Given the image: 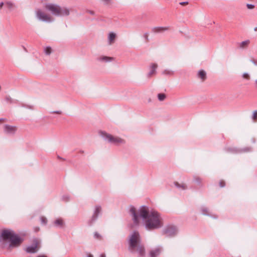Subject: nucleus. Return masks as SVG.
I'll use <instances>...</instances> for the list:
<instances>
[{"label": "nucleus", "instance_id": "obj_1", "mask_svg": "<svg viewBox=\"0 0 257 257\" xmlns=\"http://www.w3.org/2000/svg\"><path fill=\"white\" fill-rule=\"evenodd\" d=\"M129 213L132 216L134 223L136 225L139 223V217L142 218L145 228L147 230H153L163 226L160 214L154 209L150 210L149 207L147 206L143 205L140 208L139 215L135 207L131 206Z\"/></svg>", "mask_w": 257, "mask_h": 257}, {"label": "nucleus", "instance_id": "obj_2", "mask_svg": "<svg viewBox=\"0 0 257 257\" xmlns=\"http://www.w3.org/2000/svg\"><path fill=\"white\" fill-rule=\"evenodd\" d=\"M1 236L4 241H9L7 249L11 250L20 246L24 242V238L16 233L14 231L9 229H5L1 231Z\"/></svg>", "mask_w": 257, "mask_h": 257}, {"label": "nucleus", "instance_id": "obj_3", "mask_svg": "<svg viewBox=\"0 0 257 257\" xmlns=\"http://www.w3.org/2000/svg\"><path fill=\"white\" fill-rule=\"evenodd\" d=\"M128 250L134 253L136 251L140 256H144L145 254V249L143 244L141 243V237L139 233L134 231L129 236Z\"/></svg>", "mask_w": 257, "mask_h": 257}, {"label": "nucleus", "instance_id": "obj_4", "mask_svg": "<svg viewBox=\"0 0 257 257\" xmlns=\"http://www.w3.org/2000/svg\"><path fill=\"white\" fill-rule=\"evenodd\" d=\"M45 9L50 12L52 15L57 17L67 16L70 14L69 10L65 7L52 3H47L45 5Z\"/></svg>", "mask_w": 257, "mask_h": 257}, {"label": "nucleus", "instance_id": "obj_5", "mask_svg": "<svg viewBox=\"0 0 257 257\" xmlns=\"http://www.w3.org/2000/svg\"><path fill=\"white\" fill-rule=\"evenodd\" d=\"M99 134L105 141H107L109 143L115 145H118L119 144H123L124 143L123 140L118 137H114L104 131H99Z\"/></svg>", "mask_w": 257, "mask_h": 257}, {"label": "nucleus", "instance_id": "obj_6", "mask_svg": "<svg viewBox=\"0 0 257 257\" xmlns=\"http://www.w3.org/2000/svg\"><path fill=\"white\" fill-rule=\"evenodd\" d=\"M178 231V228L175 225L169 224L164 228L162 233L167 237H172L177 234Z\"/></svg>", "mask_w": 257, "mask_h": 257}, {"label": "nucleus", "instance_id": "obj_7", "mask_svg": "<svg viewBox=\"0 0 257 257\" xmlns=\"http://www.w3.org/2000/svg\"><path fill=\"white\" fill-rule=\"evenodd\" d=\"M36 17L40 21L46 23H51L54 20L51 16L45 14L40 9L36 11Z\"/></svg>", "mask_w": 257, "mask_h": 257}, {"label": "nucleus", "instance_id": "obj_8", "mask_svg": "<svg viewBox=\"0 0 257 257\" xmlns=\"http://www.w3.org/2000/svg\"><path fill=\"white\" fill-rule=\"evenodd\" d=\"M101 212V207L100 205H96L95 207L93 215L90 220L88 221L89 226H91L97 219L98 215Z\"/></svg>", "mask_w": 257, "mask_h": 257}, {"label": "nucleus", "instance_id": "obj_9", "mask_svg": "<svg viewBox=\"0 0 257 257\" xmlns=\"http://www.w3.org/2000/svg\"><path fill=\"white\" fill-rule=\"evenodd\" d=\"M38 244V242L37 239H34L33 241V244L28 246L25 250L26 252L29 253H34L37 252V248Z\"/></svg>", "mask_w": 257, "mask_h": 257}, {"label": "nucleus", "instance_id": "obj_10", "mask_svg": "<svg viewBox=\"0 0 257 257\" xmlns=\"http://www.w3.org/2000/svg\"><path fill=\"white\" fill-rule=\"evenodd\" d=\"M17 130L16 127L15 126L5 124L4 125V132L8 134L13 135Z\"/></svg>", "mask_w": 257, "mask_h": 257}, {"label": "nucleus", "instance_id": "obj_11", "mask_svg": "<svg viewBox=\"0 0 257 257\" xmlns=\"http://www.w3.org/2000/svg\"><path fill=\"white\" fill-rule=\"evenodd\" d=\"M53 224L55 227H59V228H63L65 225V222L63 221V220L61 218H59L56 219L54 222Z\"/></svg>", "mask_w": 257, "mask_h": 257}, {"label": "nucleus", "instance_id": "obj_12", "mask_svg": "<svg viewBox=\"0 0 257 257\" xmlns=\"http://www.w3.org/2000/svg\"><path fill=\"white\" fill-rule=\"evenodd\" d=\"M168 27H157L153 28L152 29V31L154 33H162L164 31L168 30Z\"/></svg>", "mask_w": 257, "mask_h": 257}, {"label": "nucleus", "instance_id": "obj_13", "mask_svg": "<svg viewBox=\"0 0 257 257\" xmlns=\"http://www.w3.org/2000/svg\"><path fill=\"white\" fill-rule=\"evenodd\" d=\"M197 76L204 81L206 79V73L204 70H200L198 72Z\"/></svg>", "mask_w": 257, "mask_h": 257}, {"label": "nucleus", "instance_id": "obj_14", "mask_svg": "<svg viewBox=\"0 0 257 257\" xmlns=\"http://www.w3.org/2000/svg\"><path fill=\"white\" fill-rule=\"evenodd\" d=\"M161 252V249L159 247L152 250L150 252V257H157Z\"/></svg>", "mask_w": 257, "mask_h": 257}, {"label": "nucleus", "instance_id": "obj_15", "mask_svg": "<svg viewBox=\"0 0 257 257\" xmlns=\"http://www.w3.org/2000/svg\"><path fill=\"white\" fill-rule=\"evenodd\" d=\"M115 38H116V34L112 32H110L108 34V44L109 45L112 44L114 42Z\"/></svg>", "mask_w": 257, "mask_h": 257}, {"label": "nucleus", "instance_id": "obj_16", "mask_svg": "<svg viewBox=\"0 0 257 257\" xmlns=\"http://www.w3.org/2000/svg\"><path fill=\"white\" fill-rule=\"evenodd\" d=\"M157 67L158 65L156 63H153L151 64L150 66V71L149 72L148 74V77H151L153 74L156 73Z\"/></svg>", "mask_w": 257, "mask_h": 257}, {"label": "nucleus", "instance_id": "obj_17", "mask_svg": "<svg viewBox=\"0 0 257 257\" xmlns=\"http://www.w3.org/2000/svg\"><path fill=\"white\" fill-rule=\"evenodd\" d=\"M249 43L250 41L249 40L242 41L239 44V48L242 49H245L248 47Z\"/></svg>", "mask_w": 257, "mask_h": 257}, {"label": "nucleus", "instance_id": "obj_18", "mask_svg": "<svg viewBox=\"0 0 257 257\" xmlns=\"http://www.w3.org/2000/svg\"><path fill=\"white\" fill-rule=\"evenodd\" d=\"M113 58L112 57H107V56H102L97 58V60L99 61L103 62H109L111 61Z\"/></svg>", "mask_w": 257, "mask_h": 257}, {"label": "nucleus", "instance_id": "obj_19", "mask_svg": "<svg viewBox=\"0 0 257 257\" xmlns=\"http://www.w3.org/2000/svg\"><path fill=\"white\" fill-rule=\"evenodd\" d=\"M201 211L202 214L204 215L210 216V214L209 213L208 208L205 206L201 207Z\"/></svg>", "mask_w": 257, "mask_h": 257}, {"label": "nucleus", "instance_id": "obj_20", "mask_svg": "<svg viewBox=\"0 0 257 257\" xmlns=\"http://www.w3.org/2000/svg\"><path fill=\"white\" fill-rule=\"evenodd\" d=\"M157 96L159 100L160 101L164 100L166 98V95L164 93H159Z\"/></svg>", "mask_w": 257, "mask_h": 257}, {"label": "nucleus", "instance_id": "obj_21", "mask_svg": "<svg viewBox=\"0 0 257 257\" xmlns=\"http://www.w3.org/2000/svg\"><path fill=\"white\" fill-rule=\"evenodd\" d=\"M5 99L7 101L11 103L18 102V100H13L10 96H6Z\"/></svg>", "mask_w": 257, "mask_h": 257}, {"label": "nucleus", "instance_id": "obj_22", "mask_svg": "<svg viewBox=\"0 0 257 257\" xmlns=\"http://www.w3.org/2000/svg\"><path fill=\"white\" fill-rule=\"evenodd\" d=\"M162 73L164 75H173L174 74V71L166 69L163 71Z\"/></svg>", "mask_w": 257, "mask_h": 257}, {"label": "nucleus", "instance_id": "obj_23", "mask_svg": "<svg viewBox=\"0 0 257 257\" xmlns=\"http://www.w3.org/2000/svg\"><path fill=\"white\" fill-rule=\"evenodd\" d=\"M174 184H175V186L176 187H177L178 188L182 189L183 190H185L186 189V187L184 184L181 185V184H179L178 182H175Z\"/></svg>", "mask_w": 257, "mask_h": 257}, {"label": "nucleus", "instance_id": "obj_24", "mask_svg": "<svg viewBox=\"0 0 257 257\" xmlns=\"http://www.w3.org/2000/svg\"><path fill=\"white\" fill-rule=\"evenodd\" d=\"M20 105L21 107H25L28 109H34V106H33V105H32L26 104H24V103H21Z\"/></svg>", "mask_w": 257, "mask_h": 257}, {"label": "nucleus", "instance_id": "obj_25", "mask_svg": "<svg viewBox=\"0 0 257 257\" xmlns=\"http://www.w3.org/2000/svg\"><path fill=\"white\" fill-rule=\"evenodd\" d=\"M194 181L198 185H200L202 182V179L198 176H194Z\"/></svg>", "mask_w": 257, "mask_h": 257}, {"label": "nucleus", "instance_id": "obj_26", "mask_svg": "<svg viewBox=\"0 0 257 257\" xmlns=\"http://www.w3.org/2000/svg\"><path fill=\"white\" fill-rule=\"evenodd\" d=\"M225 151L227 152H231V153H237V151L235 148H227L225 149Z\"/></svg>", "mask_w": 257, "mask_h": 257}, {"label": "nucleus", "instance_id": "obj_27", "mask_svg": "<svg viewBox=\"0 0 257 257\" xmlns=\"http://www.w3.org/2000/svg\"><path fill=\"white\" fill-rule=\"evenodd\" d=\"M44 52L46 54L50 55L51 53V48L50 47H47L45 48Z\"/></svg>", "mask_w": 257, "mask_h": 257}, {"label": "nucleus", "instance_id": "obj_28", "mask_svg": "<svg viewBox=\"0 0 257 257\" xmlns=\"http://www.w3.org/2000/svg\"><path fill=\"white\" fill-rule=\"evenodd\" d=\"M251 118L254 121H257V110L253 112Z\"/></svg>", "mask_w": 257, "mask_h": 257}, {"label": "nucleus", "instance_id": "obj_29", "mask_svg": "<svg viewBox=\"0 0 257 257\" xmlns=\"http://www.w3.org/2000/svg\"><path fill=\"white\" fill-rule=\"evenodd\" d=\"M40 220H41V223L43 224L46 225L47 223V218L44 216H41L40 217Z\"/></svg>", "mask_w": 257, "mask_h": 257}, {"label": "nucleus", "instance_id": "obj_30", "mask_svg": "<svg viewBox=\"0 0 257 257\" xmlns=\"http://www.w3.org/2000/svg\"><path fill=\"white\" fill-rule=\"evenodd\" d=\"M69 196L68 195H63L62 197V199L63 201H64L65 202H67V201H68L69 200Z\"/></svg>", "mask_w": 257, "mask_h": 257}, {"label": "nucleus", "instance_id": "obj_31", "mask_svg": "<svg viewBox=\"0 0 257 257\" xmlns=\"http://www.w3.org/2000/svg\"><path fill=\"white\" fill-rule=\"evenodd\" d=\"M6 6L7 7L8 9H12L13 8V5L11 2H7L5 4Z\"/></svg>", "mask_w": 257, "mask_h": 257}, {"label": "nucleus", "instance_id": "obj_32", "mask_svg": "<svg viewBox=\"0 0 257 257\" xmlns=\"http://www.w3.org/2000/svg\"><path fill=\"white\" fill-rule=\"evenodd\" d=\"M225 183L224 181L221 180L219 182V186L221 188L225 187Z\"/></svg>", "mask_w": 257, "mask_h": 257}, {"label": "nucleus", "instance_id": "obj_33", "mask_svg": "<svg viewBox=\"0 0 257 257\" xmlns=\"http://www.w3.org/2000/svg\"><path fill=\"white\" fill-rule=\"evenodd\" d=\"M251 148L250 147H246V148H243L241 151L246 152H249V151H251Z\"/></svg>", "mask_w": 257, "mask_h": 257}, {"label": "nucleus", "instance_id": "obj_34", "mask_svg": "<svg viewBox=\"0 0 257 257\" xmlns=\"http://www.w3.org/2000/svg\"><path fill=\"white\" fill-rule=\"evenodd\" d=\"M246 7L247 8V9H252L254 8V5H252V4H247L246 5Z\"/></svg>", "mask_w": 257, "mask_h": 257}, {"label": "nucleus", "instance_id": "obj_35", "mask_svg": "<svg viewBox=\"0 0 257 257\" xmlns=\"http://www.w3.org/2000/svg\"><path fill=\"white\" fill-rule=\"evenodd\" d=\"M94 237L96 238H100L101 236L97 232H95L94 234Z\"/></svg>", "mask_w": 257, "mask_h": 257}, {"label": "nucleus", "instance_id": "obj_36", "mask_svg": "<svg viewBox=\"0 0 257 257\" xmlns=\"http://www.w3.org/2000/svg\"><path fill=\"white\" fill-rule=\"evenodd\" d=\"M250 61L255 66H257V60L251 59Z\"/></svg>", "mask_w": 257, "mask_h": 257}, {"label": "nucleus", "instance_id": "obj_37", "mask_svg": "<svg viewBox=\"0 0 257 257\" xmlns=\"http://www.w3.org/2000/svg\"><path fill=\"white\" fill-rule=\"evenodd\" d=\"M87 13H88L89 14H90V15H95V12L93 11H91V10H87L86 11Z\"/></svg>", "mask_w": 257, "mask_h": 257}, {"label": "nucleus", "instance_id": "obj_38", "mask_svg": "<svg viewBox=\"0 0 257 257\" xmlns=\"http://www.w3.org/2000/svg\"><path fill=\"white\" fill-rule=\"evenodd\" d=\"M52 113H57V114H61L62 112L60 110L53 111L51 112Z\"/></svg>", "mask_w": 257, "mask_h": 257}, {"label": "nucleus", "instance_id": "obj_39", "mask_svg": "<svg viewBox=\"0 0 257 257\" xmlns=\"http://www.w3.org/2000/svg\"><path fill=\"white\" fill-rule=\"evenodd\" d=\"M144 38L147 41H148V34L147 33L144 34Z\"/></svg>", "mask_w": 257, "mask_h": 257}, {"label": "nucleus", "instance_id": "obj_40", "mask_svg": "<svg viewBox=\"0 0 257 257\" xmlns=\"http://www.w3.org/2000/svg\"><path fill=\"white\" fill-rule=\"evenodd\" d=\"M243 77H244V78H247V79H248V78H249V75H248L247 73H244V74H243Z\"/></svg>", "mask_w": 257, "mask_h": 257}, {"label": "nucleus", "instance_id": "obj_41", "mask_svg": "<svg viewBox=\"0 0 257 257\" xmlns=\"http://www.w3.org/2000/svg\"><path fill=\"white\" fill-rule=\"evenodd\" d=\"M105 4H108L111 0H102Z\"/></svg>", "mask_w": 257, "mask_h": 257}, {"label": "nucleus", "instance_id": "obj_42", "mask_svg": "<svg viewBox=\"0 0 257 257\" xmlns=\"http://www.w3.org/2000/svg\"><path fill=\"white\" fill-rule=\"evenodd\" d=\"M188 2H183L180 3V4L181 5H185L188 4Z\"/></svg>", "mask_w": 257, "mask_h": 257}, {"label": "nucleus", "instance_id": "obj_43", "mask_svg": "<svg viewBox=\"0 0 257 257\" xmlns=\"http://www.w3.org/2000/svg\"><path fill=\"white\" fill-rule=\"evenodd\" d=\"M100 257H106L105 256V253H101L100 255Z\"/></svg>", "mask_w": 257, "mask_h": 257}, {"label": "nucleus", "instance_id": "obj_44", "mask_svg": "<svg viewBox=\"0 0 257 257\" xmlns=\"http://www.w3.org/2000/svg\"><path fill=\"white\" fill-rule=\"evenodd\" d=\"M57 158L59 159H61V160H65V159L60 157L59 156H57Z\"/></svg>", "mask_w": 257, "mask_h": 257}, {"label": "nucleus", "instance_id": "obj_45", "mask_svg": "<svg viewBox=\"0 0 257 257\" xmlns=\"http://www.w3.org/2000/svg\"><path fill=\"white\" fill-rule=\"evenodd\" d=\"M3 5H4V3L3 2H1L0 3V9L2 8V7H3Z\"/></svg>", "mask_w": 257, "mask_h": 257}, {"label": "nucleus", "instance_id": "obj_46", "mask_svg": "<svg viewBox=\"0 0 257 257\" xmlns=\"http://www.w3.org/2000/svg\"><path fill=\"white\" fill-rule=\"evenodd\" d=\"M37 257H48V256L45 255H40L38 256Z\"/></svg>", "mask_w": 257, "mask_h": 257}, {"label": "nucleus", "instance_id": "obj_47", "mask_svg": "<svg viewBox=\"0 0 257 257\" xmlns=\"http://www.w3.org/2000/svg\"><path fill=\"white\" fill-rule=\"evenodd\" d=\"M254 84L255 85L256 87L257 88V79L255 80Z\"/></svg>", "mask_w": 257, "mask_h": 257}, {"label": "nucleus", "instance_id": "obj_48", "mask_svg": "<svg viewBox=\"0 0 257 257\" xmlns=\"http://www.w3.org/2000/svg\"><path fill=\"white\" fill-rule=\"evenodd\" d=\"M87 257H93V255L91 254H89Z\"/></svg>", "mask_w": 257, "mask_h": 257}, {"label": "nucleus", "instance_id": "obj_49", "mask_svg": "<svg viewBox=\"0 0 257 257\" xmlns=\"http://www.w3.org/2000/svg\"><path fill=\"white\" fill-rule=\"evenodd\" d=\"M254 31H257V27H255V28H254Z\"/></svg>", "mask_w": 257, "mask_h": 257}, {"label": "nucleus", "instance_id": "obj_50", "mask_svg": "<svg viewBox=\"0 0 257 257\" xmlns=\"http://www.w3.org/2000/svg\"><path fill=\"white\" fill-rule=\"evenodd\" d=\"M252 142H253V143H254V142H255V141H254V139H252Z\"/></svg>", "mask_w": 257, "mask_h": 257}, {"label": "nucleus", "instance_id": "obj_51", "mask_svg": "<svg viewBox=\"0 0 257 257\" xmlns=\"http://www.w3.org/2000/svg\"><path fill=\"white\" fill-rule=\"evenodd\" d=\"M4 120V118H1V119H0V121H1V120Z\"/></svg>", "mask_w": 257, "mask_h": 257}]
</instances>
